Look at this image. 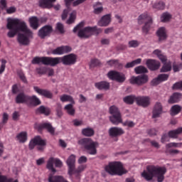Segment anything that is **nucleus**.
Listing matches in <instances>:
<instances>
[{"label": "nucleus", "mask_w": 182, "mask_h": 182, "mask_svg": "<svg viewBox=\"0 0 182 182\" xmlns=\"http://www.w3.org/2000/svg\"><path fill=\"white\" fill-rule=\"evenodd\" d=\"M6 27L9 30L8 33L9 38H14L18 33L22 32L23 34L18 35V43L22 46L30 44V38H33V33L28 28L26 21L19 18H8Z\"/></svg>", "instance_id": "f257e3e1"}, {"label": "nucleus", "mask_w": 182, "mask_h": 182, "mask_svg": "<svg viewBox=\"0 0 182 182\" xmlns=\"http://www.w3.org/2000/svg\"><path fill=\"white\" fill-rule=\"evenodd\" d=\"M166 172V169L165 167L149 166L141 173V176L147 181H150L154 177H156L158 182H163Z\"/></svg>", "instance_id": "f03ea898"}, {"label": "nucleus", "mask_w": 182, "mask_h": 182, "mask_svg": "<svg viewBox=\"0 0 182 182\" xmlns=\"http://www.w3.org/2000/svg\"><path fill=\"white\" fill-rule=\"evenodd\" d=\"M85 25V23H80L73 28V32L76 33L78 32L77 36L80 38H87L92 36L94 34L98 35L99 33H101L102 30V28H97V27H85L83 28V26Z\"/></svg>", "instance_id": "7ed1b4c3"}, {"label": "nucleus", "mask_w": 182, "mask_h": 182, "mask_svg": "<svg viewBox=\"0 0 182 182\" xmlns=\"http://www.w3.org/2000/svg\"><path fill=\"white\" fill-rule=\"evenodd\" d=\"M105 171L112 176H122L127 173L120 161H112L105 166Z\"/></svg>", "instance_id": "20e7f679"}, {"label": "nucleus", "mask_w": 182, "mask_h": 182, "mask_svg": "<svg viewBox=\"0 0 182 182\" xmlns=\"http://www.w3.org/2000/svg\"><path fill=\"white\" fill-rule=\"evenodd\" d=\"M78 144L85 149L89 154H97V148L99 147V143L97 141H95L90 138H85L79 140Z\"/></svg>", "instance_id": "39448f33"}, {"label": "nucleus", "mask_w": 182, "mask_h": 182, "mask_svg": "<svg viewBox=\"0 0 182 182\" xmlns=\"http://www.w3.org/2000/svg\"><path fill=\"white\" fill-rule=\"evenodd\" d=\"M109 121L114 125H118L120 123H122V116L118 108L113 105L109 107Z\"/></svg>", "instance_id": "423d86ee"}, {"label": "nucleus", "mask_w": 182, "mask_h": 182, "mask_svg": "<svg viewBox=\"0 0 182 182\" xmlns=\"http://www.w3.org/2000/svg\"><path fill=\"white\" fill-rule=\"evenodd\" d=\"M34 129L41 132L43 129H46L48 133L52 135L55 134V128L53 127L52 124L50 122H43L41 124L36 123L34 124Z\"/></svg>", "instance_id": "0eeeda50"}, {"label": "nucleus", "mask_w": 182, "mask_h": 182, "mask_svg": "<svg viewBox=\"0 0 182 182\" xmlns=\"http://www.w3.org/2000/svg\"><path fill=\"white\" fill-rule=\"evenodd\" d=\"M38 145V149L39 151H42L44 149L45 146L46 145V140H43L41 138V136H36L33 139H32L29 143V149H33L35 146Z\"/></svg>", "instance_id": "6e6552de"}, {"label": "nucleus", "mask_w": 182, "mask_h": 182, "mask_svg": "<svg viewBox=\"0 0 182 182\" xmlns=\"http://www.w3.org/2000/svg\"><path fill=\"white\" fill-rule=\"evenodd\" d=\"M149 76L147 75H141L137 77H132L129 79V82L133 85L141 86L146 84L149 82Z\"/></svg>", "instance_id": "1a4fd4ad"}, {"label": "nucleus", "mask_w": 182, "mask_h": 182, "mask_svg": "<svg viewBox=\"0 0 182 182\" xmlns=\"http://www.w3.org/2000/svg\"><path fill=\"white\" fill-rule=\"evenodd\" d=\"M67 166H68V174L73 175L75 167H76V156L71 154L66 161Z\"/></svg>", "instance_id": "9d476101"}, {"label": "nucleus", "mask_w": 182, "mask_h": 182, "mask_svg": "<svg viewBox=\"0 0 182 182\" xmlns=\"http://www.w3.org/2000/svg\"><path fill=\"white\" fill-rule=\"evenodd\" d=\"M107 76L112 80H116L118 82H124L126 80L125 75L123 73H118L116 71H110L108 73Z\"/></svg>", "instance_id": "9b49d317"}, {"label": "nucleus", "mask_w": 182, "mask_h": 182, "mask_svg": "<svg viewBox=\"0 0 182 182\" xmlns=\"http://www.w3.org/2000/svg\"><path fill=\"white\" fill-rule=\"evenodd\" d=\"M77 60V56L75 54H70L62 57V63L64 65H72L76 63Z\"/></svg>", "instance_id": "f8f14e48"}, {"label": "nucleus", "mask_w": 182, "mask_h": 182, "mask_svg": "<svg viewBox=\"0 0 182 182\" xmlns=\"http://www.w3.org/2000/svg\"><path fill=\"white\" fill-rule=\"evenodd\" d=\"M33 90L39 95L43 96L46 98L48 99H53V94L51 91L46 89H41L38 87H33Z\"/></svg>", "instance_id": "ddd939ff"}, {"label": "nucleus", "mask_w": 182, "mask_h": 182, "mask_svg": "<svg viewBox=\"0 0 182 182\" xmlns=\"http://www.w3.org/2000/svg\"><path fill=\"white\" fill-rule=\"evenodd\" d=\"M108 134L111 137H118L124 134V131L121 127H112L109 129Z\"/></svg>", "instance_id": "4468645a"}, {"label": "nucleus", "mask_w": 182, "mask_h": 182, "mask_svg": "<svg viewBox=\"0 0 182 182\" xmlns=\"http://www.w3.org/2000/svg\"><path fill=\"white\" fill-rule=\"evenodd\" d=\"M156 36H158L159 42L165 41L168 38L166 27H159L156 31Z\"/></svg>", "instance_id": "2eb2a0df"}, {"label": "nucleus", "mask_w": 182, "mask_h": 182, "mask_svg": "<svg viewBox=\"0 0 182 182\" xmlns=\"http://www.w3.org/2000/svg\"><path fill=\"white\" fill-rule=\"evenodd\" d=\"M72 51V48L68 46L59 47L52 51V54L61 55Z\"/></svg>", "instance_id": "dca6fc26"}, {"label": "nucleus", "mask_w": 182, "mask_h": 182, "mask_svg": "<svg viewBox=\"0 0 182 182\" xmlns=\"http://www.w3.org/2000/svg\"><path fill=\"white\" fill-rule=\"evenodd\" d=\"M169 75L167 74H161L157 77L153 79L151 82V85L152 86H156L159 85L161 82L166 81L168 78Z\"/></svg>", "instance_id": "f3484780"}, {"label": "nucleus", "mask_w": 182, "mask_h": 182, "mask_svg": "<svg viewBox=\"0 0 182 182\" xmlns=\"http://www.w3.org/2000/svg\"><path fill=\"white\" fill-rule=\"evenodd\" d=\"M112 21V17H110V14H106L103 16L100 20H99L97 25L100 27H106L110 24Z\"/></svg>", "instance_id": "a211bd4d"}, {"label": "nucleus", "mask_w": 182, "mask_h": 182, "mask_svg": "<svg viewBox=\"0 0 182 182\" xmlns=\"http://www.w3.org/2000/svg\"><path fill=\"white\" fill-rule=\"evenodd\" d=\"M28 22H29L30 26L34 30H37L39 28L40 25H41L40 18H38L36 16H33L32 17H29Z\"/></svg>", "instance_id": "6ab92c4d"}, {"label": "nucleus", "mask_w": 182, "mask_h": 182, "mask_svg": "<svg viewBox=\"0 0 182 182\" xmlns=\"http://www.w3.org/2000/svg\"><path fill=\"white\" fill-rule=\"evenodd\" d=\"M53 31L52 27L50 26H44L38 31V36L41 38H44L46 36H48Z\"/></svg>", "instance_id": "aec40b11"}, {"label": "nucleus", "mask_w": 182, "mask_h": 182, "mask_svg": "<svg viewBox=\"0 0 182 182\" xmlns=\"http://www.w3.org/2000/svg\"><path fill=\"white\" fill-rule=\"evenodd\" d=\"M138 105L146 107L150 105V98L149 97H138L136 99Z\"/></svg>", "instance_id": "412c9836"}, {"label": "nucleus", "mask_w": 182, "mask_h": 182, "mask_svg": "<svg viewBox=\"0 0 182 182\" xmlns=\"http://www.w3.org/2000/svg\"><path fill=\"white\" fill-rule=\"evenodd\" d=\"M163 113V107L160 102H156L153 109V118L159 117Z\"/></svg>", "instance_id": "4be33fe9"}, {"label": "nucleus", "mask_w": 182, "mask_h": 182, "mask_svg": "<svg viewBox=\"0 0 182 182\" xmlns=\"http://www.w3.org/2000/svg\"><path fill=\"white\" fill-rule=\"evenodd\" d=\"M146 64L151 70H158L160 67V63L155 60H147Z\"/></svg>", "instance_id": "5701e85b"}, {"label": "nucleus", "mask_w": 182, "mask_h": 182, "mask_svg": "<svg viewBox=\"0 0 182 182\" xmlns=\"http://www.w3.org/2000/svg\"><path fill=\"white\" fill-rule=\"evenodd\" d=\"M61 63H63L62 58H46V65L55 66Z\"/></svg>", "instance_id": "b1692460"}, {"label": "nucleus", "mask_w": 182, "mask_h": 182, "mask_svg": "<svg viewBox=\"0 0 182 182\" xmlns=\"http://www.w3.org/2000/svg\"><path fill=\"white\" fill-rule=\"evenodd\" d=\"M39 105H41V101L37 96H28V105L38 106Z\"/></svg>", "instance_id": "393cba45"}, {"label": "nucleus", "mask_w": 182, "mask_h": 182, "mask_svg": "<svg viewBox=\"0 0 182 182\" xmlns=\"http://www.w3.org/2000/svg\"><path fill=\"white\" fill-rule=\"evenodd\" d=\"M28 97H29V96H27V95H24L23 93H20L17 95V97L16 98V102L18 104L26 103L28 105Z\"/></svg>", "instance_id": "a878e982"}, {"label": "nucleus", "mask_w": 182, "mask_h": 182, "mask_svg": "<svg viewBox=\"0 0 182 182\" xmlns=\"http://www.w3.org/2000/svg\"><path fill=\"white\" fill-rule=\"evenodd\" d=\"M16 139L19 143H25L28 141V133L21 132L16 135Z\"/></svg>", "instance_id": "bb28decb"}, {"label": "nucleus", "mask_w": 182, "mask_h": 182, "mask_svg": "<svg viewBox=\"0 0 182 182\" xmlns=\"http://www.w3.org/2000/svg\"><path fill=\"white\" fill-rule=\"evenodd\" d=\"M74 105L75 104L70 103L64 107V110L70 116H75V114L76 113V109H75V107H73Z\"/></svg>", "instance_id": "cd10ccee"}, {"label": "nucleus", "mask_w": 182, "mask_h": 182, "mask_svg": "<svg viewBox=\"0 0 182 182\" xmlns=\"http://www.w3.org/2000/svg\"><path fill=\"white\" fill-rule=\"evenodd\" d=\"M48 182H68V181L61 176H53V174H50L48 176Z\"/></svg>", "instance_id": "c85d7f7f"}, {"label": "nucleus", "mask_w": 182, "mask_h": 182, "mask_svg": "<svg viewBox=\"0 0 182 182\" xmlns=\"http://www.w3.org/2000/svg\"><path fill=\"white\" fill-rule=\"evenodd\" d=\"M54 164H55V158L53 157H50L48 161H47V164H46V168L50 171L51 172H53V173L57 172V170L54 167Z\"/></svg>", "instance_id": "c756f323"}, {"label": "nucleus", "mask_w": 182, "mask_h": 182, "mask_svg": "<svg viewBox=\"0 0 182 182\" xmlns=\"http://www.w3.org/2000/svg\"><path fill=\"white\" fill-rule=\"evenodd\" d=\"M152 55L154 57H157L162 63H165L166 61V57L162 53L160 50H155Z\"/></svg>", "instance_id": "7c9ffc66"}, {"label": "nucleus", "mask_w": 182, "mask_h": 182, "mask_svg": "<svg viewBox=\"0 0 182 182\" xmlns=\"http://www.w3.org/2000/svg\"><path fill=\"white\" fill-rule=\"evenodd\" d=\"M95 87L98 90H109L110 87V84L107 82L103 81L95 83Z\"/></svg>", "instance_id": "2f4dec72"}, {"label": "nucleus", "mask_w": 182, "mask_h": 182, "mask_svg": "<svg viewBox=\"0 0 182 182\" xmlns=\"http://www.w3.org/2000/svg\"><path fill=\"white\" fill-rule=\"evenodd\" d=\"M181 97H182V95H181V94H179V93H174V94H173V95L170 97V98H169L168 102L169 104H174V103H176V102H178V101H180Z\"/></svg>", "instance_id": "473e14b6"}, {"label": "nucleus", "mask_w": 182, "mask_h": 182, "mask_svg": "<svg viewBox=\"0 0 182 182\" xmlns=\"http://www.w3.org/2000/svg\"><path fill=\"white\" fill-rule=\"evenodd\" d=\"M60 100L62 102H70V104H75V100L72 96L68 95H63L60 96Z\"/></svg>", "instance_id": "72a5a7b5"}, {"label": "nucleus", "mask_w": 182, "mask_h": 182, "mask_svg": "<svg viewBox=\"0 0 182 182\" xmlns=\"http://www.w3.org/2000/svg\"><path fill=\"white\" fill-rule=\"evenodd\" d=\"M93 13L95 14L99 15L103 12V6H102V3H95L93 4Z\"/></svg>", "instance_id": "f704fd0d"}, {"label": "nucleus", "mask_w": 182, "mask_h": 182, "mask_svg": "<svg viewBox=\"0 0 182 182\" xmlns=\"http://www.w3.org/2000/svg\"><path fill=\"white\" fill-rule=\"evenodd\" d=\"M182 109V107L178 105H173L170 109V114L171 116L178 114Z\"/></svg>", "instance_id": "c9c22d12"}, {"label": "nucleus", "mask_w": 182, "mask_h": 182, "mask_svg": "<svg viewBox=\"0 0 182 182\" xmlns=\"http://www.w3.org/2000/svg\"><path fill=\"white\" fill-rule=\"evenodd\" d=\"M182 134V127H180L176 130H173L168 132V136L171 138L176 139L178 134Z\"/></svg>", "instance_id": "e433bc0d"}, {"label": "nucleus", "mask_w": 182, "mask_h": 182, "mask_svg": "<svg viewBox=\"0 0 182 182\" xmlns=\"http://www.w3.org/2000/svg\"><path fill=\"white\" fill-rule=\"evenodd\" d=\"M46 62H47V58L46 57H43V58H34L32 60V63L33 64H43V65H46Z\"/></svg>", "instance_id": "4c0bfd02"}, {"label": "nucleus", "mask_w": 182, "mask_h": 182, "mask_svg": "<svg viewBox=\"0 0 182 182\" xmlns=\"http://www.w3.org/2000/svg\"><path fill=\"white\" fill-rule=\"evenodd\" d=\"M123 101L124 103L127 105H132L134 103V101L136 102V97L134 95H129V96L124 97L123 98Z\"/></svg>", "instance_id": "58836bf2"}, {"label": "nucleus", "mask_w": 182, "mask_h": 182, "mask_svg": "<svg viewBox=\"0 0 182 182\" xmlns=\"http://www.w3.org/2000/svg\"><path fill=\"white\" fill-rule=\"evenodd\" d=\"M82 134L85 136H92L95 135V130L92 128H85L82 130Z\"/></svg>", "instance_id": "ea45409f"}, {"label": "nucleus", "mask_w": 182, "mask_h": 182, "mask_svg": "<svg viewBox=\"0 0 182 182\" xmlns=\"http://www.w3.org/2000/svg\"><path fill=\"white\" fill-rule=\"evenodd\" d=\"M37 112L44 114L45 115H49L50 114V109L48 107L41 106L37 109Z\"/></svg>", "instance_id": "a19ab883"}, {"label": "nucleus", "mask_w": 182, "mask_h": 182, "mask_svg": "<svg viewBox=\"0 0 182 182\" xmlns=\"http://www.w3.org/2000/svg\"><path fill=\"white\" fill-rule=\"evenodd\" d=\"M171 19L170 13H163L161 16V21L163 23L168 22Z\"/></svg>", "instance_id": "79ce46f5"}, {"label": "nucleus", "mask_w": 182, "mask_h": 182, "mask_svg": "<svg viewBox=\"0 0 182 182\" xmlns=\"http://www.w3.org/2000/svg\"><path fill=\"white\" fill-rule=\"evenodd\" d=\"M171 63L167 62L165 63L161 69V73H167L171 70Z\"/></svg>", "instance_id": "37998d69"}, {"label": "nucleus", "mask_w": 182, "mask_h": 182, "mask_svg": "<svg viewBox=\"0 0 182 182\" xmlns=\"http://www.w3.org/2000/svg\"><path fill=\"white\" fill-rule=\"evenodd\" d=\"M152 6L154 9L160 10L164 9L165 4L163 1H155L153 3Z\"/></svg>", "instance_id": "c03bdc74"}, {"label": "nucleus", "mask_w": 182, "mask_h": 182, "mask_svg": "<svg viewBox=\"0 0 182 182\" xmlns=\"http://www.w3.org/2000/svg\"><path fill=\"white\" fill-rule=\"evenodd\" d=\"M87 166L86 165H80L77 168L75 167L73 174H79L83 171H85V169H86Z\"/></svg>", "instance_id": "a18cd8bd"}, {"label": "nucleus", "mask_w": 182, "mask_h": 182, "mask_svg": "<svg viewBox=\"0 0 182 182\" xmlns=\"http://www.w3.org/2000/svg\"><path fill=\"white\" fill-rule=\"evenodd\" d=\"M134 71L135 73L137 74V75H139V74H143V73H146L148 72L147 69L146 68H144V66H139V67H136L135 69H134Z\"/></svg>", "instance_id": "49530a36"}, {"label": "nucleus", "mask_w": 182, "mask_h": 182, "mask_svg": "<svg viewBox=\"0 0 182 182\" xmlns=\"http://www.w3.org/2000/svg\"><path fill=\"white\" fill-rule=\"evenodd\" d=\"M39 6L41 8H47L50 9V4L48 3V0H39Z\"/></svg>", "instance_id": "de8ad7c7"}, {"label": "nucleus", "mask_w": 182, "mask_h": 182, "mask_svg": "<svg viewBox=\"0 0 182 182\" xmlns=\"http://www.w3.org/2000/svg\"><path fill=\"white\" fill-rule=\"evenodd\" d=\"M75 19H76V11H73V13H70V17L68 20L67 21L68 24L73 23L75 22Z\"/></svg>", "instance_id": "09e8293b"}, {"label": "nucleus", "mask_w": 182, "mask_h": 182, "mask_svg": "<svg viewBox=\"0 0 182 182\" xmlns=\"http://www.w3.org/2000/svg\"><path fill=\"white\" fill-rule=\"evenodd\" d=\"M139 42L137 41H135V40H133V41H130L129 43H128V46L129 48H137L139 46Z\"/></svg>", "instance_id": "8fccbe9b"}, {"label": "nucleus", "mask_w": 182, "mask_h": 182, "mask_svg": "<svg viewBox=\"0 0 182 182\" xmlns=\"http://www.w3.org/2000/svg\"><path fill=\"white\" fill-rule=\"evenodd\" d=\"M139 21H149V22H151V18L149 17L148 14L146 13H144L143 14H141V16L139 17Z\"/></svg>", "instance_id": "3c124183"}, {"label": "nucleus", "mask_w": 182, "mask_h": 182, "mask_svg": "<svg viewBox=\"0 0 182 182\" xmlns=\"http://www.w3.org/2000/svg\"><path fill=\"white\" fill-rule=\"evenodd\" d=\"M62 109H63V106L60 104H58V107L56 108L57 116L60 117L63 115V112Z\"/></svg>", "instance_id": "603ef678"}, {"label": "nucleus", "mask_w": 182, "mask_h": 182, "mask_svg": "<svg viewBox=\"0 0 182 182\" xmlns=\"http://www.w3.org/2000/svg\"><path fill=\"white\" fill-rule=\"evenodd\" d=\"M100 65V61L96 59L92 60L90 63V67L91 68L99 66Z\"/></svg>", "instance_id": "864d4df0"}, {"label": "nucleus", "mask_w": 182, "mask_h": 182, "mask_svg": "<svg viewBox=\"0 0 182 182\" xmlns=\"http://www.w3.org/2000/svg\"><path fill=\"white\" fill-rule=\"evenodd\" d=\"M54 164L55 167L62 168L63 166V162L59 159L54 158Z\"/></svg>", "instance_id": "5fc2aeb1"}, {"label": "nucleus", "mask_w": 182, "mask_h": 182, "mask_svg": "<svg viewBox=\"0 0 182 182\" xmlns=\"http://www.w3.org/2000/svg\"><path fill=\"white\" fill-rule=\"evenodd\" d=\"M9 119V114L4 112L2 115V122H1L2 124H6L8 122Z\"/></svg>", "instance_id": "6e6d98bb"}, {"label": "nucleus", "mask_w": 182, "mask_h": 182, "mask_svg": "<svg viewBox=\"0 0 182 182\" xmlns=\"http://www.w3.org/2000/svg\"><path fill=\"white\" fill-rule=\"evenodd\" d=\"M6 12L8 14H13L16 12V7H14V6L8 7V9H6Z\"/></svg>", "instance_id": "4d7b16f0"}, {"label": "nucleus", "mask_w": 182, "mask_h": 182, "mask_svg": "<svg viewBox=\"0 0 182 182\" xmlns=\"http://www.w3.org/2000/svg\"><path fill=\"white\" fill-rule=\"evenodd\" d=\"M151 24V21H149L148 23H146L145 26H144L143 32L144 33H147L149 32Z\"/></svg>", "instance_id": "13d9d810"}, {"label": "nucleus", "mask_w": 182, "mask_h": 182, "mask_svg": "<svg viewBox=\"0 0 182 182\" xmlns=\"http://www.w3.org/2000/svg\"><path fill=\"white\" fill-rule=\"evenodd\" d=\"M57 31H58L60 33H65V28L63 24H61V23H58L56 26Z\"/></svg>", "instance_id": "bf43d9fd"}, {"label": "nucleus", "mask_w": 182, "mask_h": 182, "mask_svg": "<svg viewBox=\"0 0 182 182\" xmlns=\"http://www.w3.org/2000/svg\"><path fill=\"white\" fill-rule=\"evenodd\" d=\"M0 182H18V181L11 179V178H7L4 176V177H0Z\"/></svg>", "instance_id": "052dcab7"}, {"label": "nucleus", "mask_w": 182, "mask_h": 182, "mask_svg": "<svg viewBox=\"0 0 182 182\" xmlns=\"http://www.w3.org/2000/svg\"><path fill=\"white\" fill-rule=\"evenodd\" d=\"M87 162V157L85 156H80L78 160H77V163L79 164H85Z\"/></svg>", "instance_id": "680f3d73"}, {"label": "nucleus", "mask_w": 182, "mask_h": 182, "mask_svg": "<svg viewBox=\"0 0 182 182\" xmlns=\"http://www.w3.org/2000/svg\"><path fill=\"white\" fill-rule=\"evenodd\" d=\"M73 124L75 127H80L83 125V121L80 120V119H74L73 121Z\"/></svg>", "instance_id": "e2e57ef3"}, {"label": "nucleus", "mask_w": 182, "mask_h": 182, "mask_svg": "<svg viewBox=\"0 0 182 182\" xmlns=\"http://www.w3.org/2000/svg\"><path fill=\"white\" fill-rule=\"evenodd\" d=\"M173 90H182V81L179 82H176L173 86Z\"/></svg>", "instance_id": "0e129e2a"}, {"label": "nucleus", "mask_w": 182, "mask_h": 182, "mask_svg": "<svg viewBox=\"0 0 182 182\" xmlns=\"http://www.w3.org/2000/svg\"><path fill=\"white\" fill-rule=\"evenodd\" d=\"M182 69V63L178 64V65H174L173 67V70L174 73H177L180 71Z\"/></svg>", "instance_id": "69168bd1"}, {"label": "nucleus", "mask_w": 182, "mask_h": 182, "mask_svg": "<svg viewBox=\"0 0 182 182\" xmlns=\"http://www.w3.org/2000/svg\"><path fill=\"white\" fill-rule=\"evenodd\" d=\"M36 73L39 75H43L47 73V68H41L36 69Z\"/></svg>", "instance_id": "338daca9"}, {"label": "nucleus", "mask_w": 182, "mask_h": 182, "mask_svg": "<svg viewBox=\"0 0 182 182\" xmlns=\"http://www.w3.org/2000/svg\"><path fill=\"white\" fill-rule=\"evenodd\" d=\"M123 125L128 127H133L135 125V124L132 121H127L123 123Z\"/></svg>", "instance_id": "774afa93"}]
</instances>
